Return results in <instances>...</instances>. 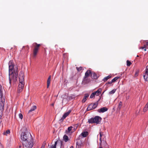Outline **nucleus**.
<instances>
[{
	"instance_id": "obj_1",
	"label": "nucleus",
	"mask_w": 148,
	"mask_h": 148,
	"mask_svg": "<svg viewBox=\"0 0 148 148\" xmlns=\"http://www.w3.org/2000/svg\"><path fill=\"white\" fill-rule=\"evenodd\" d=\"M9 78L10 84L12 80L14 82L17 80L18 76V68L16 67L14 69V65L12 61H10L9 62Z\"/></svg>"
},
{
	"instance_id": "obj_2",
	"label": "nucleus",
	"mask_w": 148,
	"mask_h": 148,
	"mask_svg": "<svg viewBox=\"0 0 148 148\" xmlns=\"http://www.w3.org/2000/svg\"><path fill=\"white\" fill-rule=\"evenodd\" d=\"M24 75L23 72L21 71V74L19 76V83L18 86L17 92L20 93L22 91L24 87Z\"/></svg>"
},
{
	"instance_id": "obj_3",
	"label": "nucleus",
	"mask_w": 148,
	"mask_h": 148,
	"mask_svg": "<svg viewBox=\"0 0 148 148\" xmlns=\"http://www.w3.org/2000/svg\"><path fill=\"white\" fill-rule=\"evenodd\" d=\"M21 139L24 142L29 141L32 139V136L29 132L26 131L25 132H23L21 134Z\"/></svg>"
},
{
	"instance_id": "obj_4",
	"label": "nucleus",
	"mask_w": 148,
	"mask_h": 148,
	"mask_svg": "<svg viewBox=\"0 0 148 148\" xmlns=\"http://www.w3.org/2000/svg\"><path fill=\"white\" fill-rule=\"evenodd\" d=\"M0 110L3 111L4 109V106L5 99L3 97L2 88V86L0 84Z\"/></svg>"
},
{
	"instance_id": "obj_5",
	"label": "nucleus",
	"mask_w": 148,
	"mask_h": 148,
	"mask_svg": "<svg viewBox=\"0 0 148 148\" xmlns=\"http://www.w3.org/2000/svg\"><path fill=\"white\" fill-rule=\"evenodd\" d=\"M102 119L98 116H96L94 118H92L88 120V122L89 124L96 123L97 124H100Z\"/></svg>"
},
{
	"instance_id": "obj_6",
	"label": "nucleus",
	"mask_w": 148,
	"mask_h": 148,
	"mask_svg": "<svg viewBox=\"0 0 148 148\" xmlns=\"http://www.w3.org/2000/svg\"><path fill=\"white\" fill-rule=\"evenodd\" d=\"M33 45L34 46V47L33 51V56L35 57L37 55L39 47L41 46V45L38 44L36 42L34 43Z\"/></svg>"
},
{
	"instance_id": "obj_7",
	"label": "nucleus",
	"mask_w": 148,
	"mask_h": 148,
	"mask_svg": "<svg viewBox=\"0 0 148 148\" xmlns=\"http://www.w3.org/2000/svg\"><path fill=\"white\" fill-rule=\"evenodd\" d=\"M33 139H32L29 141H26L23 142V147L25 148H32L33 146Z\"/></svg>"
},
{
	"instance_id": "obj_8",
	"label": "nucleus",
	"mask_w": 148,
	"mask_h": 148,
	"mask_svg": "<svg viewBox=\"0 0 148 148\" xmlns=\"http://www.w3.org/2000/svg\"><path fill=\"white\" fill-rule=\"evenodd\" d=\"M101 99V97H100L99 99L96 102L94 103H91L88 105L87 110H90L95 109L97 106L98 104V102Z\"/></svg>"
},
{
	"instance_id": "obj_9",
	"label": "nucleus",
	"mask_w": 148,
	"mask_h": 148,
	"mask_svg": "<svg viewBox=\"0 0 148 148\" xmlns=\"http://www.w3.org/2000/svg\"><path fill=\"white\" fill-rule=\"evenodd\" d=\"M71 112V110H69L68 111L64 113L62 117L61 118L60 120L63 121V120L65 119L67 116Z\"/></svg>"
},
{
	"instance_id": "obj_10",
	"label": "nucleus",
	"mask_w": 148,
	"mask_h": 148,
	"mask_svg": "<svg viewBox=\"0 0 148 148\" xmlns=\"http://www.w3.org/2000/svg\"><path fill=\"white\" fill-rule=\"evenodd\" d=\"M108 109L106 107H103L98 110L97 111L99 113H103L107 111Z\"/></svg>"
},
{
	"instance_id": "obj_11",
	"label": "nucleus",
	"mask_w": 148,
	"mask_h": 148,
	"mask_svg": "<svg viewBox=\"0 0 148 148\" xmlns=\"http://www.w3.org/2000/svg\"><path fill=\"white\" fill-rule=\"evenodd\" d=\"M91 74V72L90 70H87L85 73L84 81H85V79L86 78L88 77L89 76L90 74Z\"/></svg>"
},
{
	"instance_id": "obj_12",
	"label": "nucleus",
	"mask_w": 148,
	"mask_h": 148,
	"mask_svg": "<svg viewBox=\"0 0 148 148\" xmlns=\"http://www.w3.org/2000/svg\"><path fill=\"white\" fill-rule=\"evenodd\" d=\"M89 94L88 93H86L85 94L84 98L82 101V103H84L87 100V99L89 97Z\"/></svg>"
},
{
	"instance_id": "obj_13",
	"label": "nucleus",
	"mask_w": 148,
	"mask_h": 148,
	"mask_svg": "<svg viewBox=\"0 0 148 148\" xmlns=\"http://www.w3.org/2000/svg\"><path fill=\"white\" fill-rule=\"evenodd\" d=\"M101 88H99L98 90H97L96 91L94 92V93H95L96 95L98 96L101 93Z\"/></svg>"
},
{
	"instance_id": "obj_14",
	"label": "nucleus",
	"mask_w": 148,
	"mask_h": 148,
	"mask_svg": "<svg viewBox=\"0 0 148 148\" xmlns=\"http://www.w3.org/2000/svg\"><path fill=\"white\" fill-rule=\"evenodd\" d=\"M36 106H33L30 109L29 111L28 112V113L30 114L31 113V112L34 111L36 109Z\"/></svg>"
},
{
	"instance_id": "obj_15",
	"label": "nucleus",
	"mask_w": 148,
	"mask_h": 148,
	"mask_svg": "<svg viewBox=\"0 0 148 148\" xmlns=\"http://www.w3.org/2000/svg\"><path fill=\"white\" fill-rule=\"evenodd\" d=\"M82 143L81 140L78 141L76 143V148H81Z\"/></svg>"
},
{
	"instance_id": "obj_16",
	"label": "nucleus",
	"mask_w": 148,
	"mask_h": 148,
	"mask_svg": "<svg viewBox=\"0 0 148 148\" xmlns=\"http://www.w3.org/2000/svg\"><path fill=\"white\" fill-rule=\"evenodd\" d=\"M92 78L94 79H96L98 78L97 74L95 73H93L91 74Z\"/></svg>"
},
{
	"instance_id": "obj_17",
	"label": "nucleus",
	"mask_w": 148,
	"mask_h": 148,
	"mask_svg": "<svg viewBox=\"0 0 148 148\" xmlns=\"http://www.w3.org/2000/svg\"><path fill=\"white\" fill-rule=\"evenodd\" d=\"M51 76H49L47 79V88H48L50 83V81H51Z\"/></svg>"
},
{
	"instance_id": "obj_18",
	"label": "nucleus",
	"mask_w": 148,
	"mask_h": 148,
	"mask_svg": "<svg viewBox=\"0 0 148 148\" xmlns=\"http://www.w3.org/2000/svg\"><path fill=\"white\" fill-rule=\"evenodd\" d=\"M73 128V127L72 126L69 127H68L67 130L65 132L66 134H68L70 132V131H71L72 129Z\"/></svg>"
},
{
	"instance_id": "obj_19",
	"label": "nucleus",
	"mask_w": 148,
	"mask_h": 148,
	"mask_svg": "<svg viewBox=\"0 0 148 148\" xmlns=\"http://www.w3.org/2000/svg\"><path fill=\"white\" fill-rule=\"evenodd\" d=\"M145 81H148V73H145V74L143 75Z\"/></svg>"
},
{
	"instance_id": "obj_20",
	"label": "nucleus",
	"mask_w": 148,
	"mask_h": 148,
	"mask_svg": "<svg viewBox=\"0 0 148 148\" xmlns=\"http://www.w3.org/2000/svg\"><path fill=\"white\" fill-rule=\"evenodd\" d=\"M88 134V132L87 131H85L81 133L82 135L84 137H86Z\"/></svg>"
},
{
	"instance_id": "obj_21",
	"label": "nucleus",
	"mask_w": 148,
	"mask_h": 148,
	"mask_svg": "<svg viewBox=\"0 0 148 148\" xmlns=\"http://www.w3.org/2000/svg\"><path fill=\"white\" fill-rule=\"evenodd\" d=\"M111 76H110V75H109L108 76L105 77L103 79V81L104 82H105L108 79H109L111 78Z\"/></svg>"
},
{
	"instance_id": "obj_22",
	"label": "nucleus",
	"mask_w": 148,
	"mask_h": 148,
	"mask_svg": "<svg viewBox=\"0 0 148 148\" xmlns=\"http://www.w3.org/2000/svg\"><path fill=\"white\" fill-rule=\"evenodd\" d=\"M63 138L65 142H67L69 140L68 136L66 135H64Z\"/></svg>"
},
{
	"instance_id": "obj_23",
	"label": "nucleus",
	"mask_w": 148,
	"mask_h": 148,
	"mask_svg": "<svg viewBox=\"0 0 148 148\" xmlns=\"http://www.w3.org/2000/svg\"><path fill=\"white\" fill-rule=\"evenodd\" d=\"M148 110V103L145 106V108H144V112H145Z\"/></svg>"
},
{
	"instance_id": "obj_24",
	"label": "nucleus",
	"mask_w": 148,
	"mask_h": 148,
	"mask_svg": "<svg viewBox=\"0 0 148 148\" xmlns=\"http://www.w3.org/2000/svg\"><path fill=\"white\" fill-rule=\"evenodd\" d=\"M119 78H120L119 77H115L112 80V82H114L116 80H117L118 79H119Z\"/></svg>"
},
{
	"instance_id": "obj_25",
	"label": "nucleus",
	"mask_w": 148,
	"mask_h": 148,
	"mask_svg": "<svg viewBox=\"0 0 148 148\" xmlns=\"http://www.w3.org/2000/svg\"><path fill=\"white\" fill-rule=\"evenodd\" d=\"M57 144V141H56L55 142L54 144L52 145L51 147V148H56V145Z\"/></svg>"
},
{
	"instance_id": "obj_26",
	"label": "nucleus",
	"mask_w": 148,
	"mask_h": 148,
	"mask_svg": "<svg viewBox=\"0 0 148 148\" xmlns=\"http://www.w3.org/2000/svg\"><path fill=\"white\" fill-rule=\"evenodd\" d=\"M76 69L78 72H79L83 69V68L81 66H80L79 67H76Z\"/></svg>"
},
{
	"instance_id": "obj_27",
	"label": "nucleus",
	"mask_w": 148,
	"mask_h": 148,
	"mask_svg": "<svg viewBox=\"0 0 148 148\" xmlns=\"http://www.w3.org/2000/svg\"><path fill=\"white\" fill-rule=\"evenodd\" d=\"M116 89H113L111 91L109 92V94L110 95H111L112 94H114L116 91Z\"/></svg>"
},
{
	"instance_id": "obj_28",
	"label": "nucleus",
	"mask_w": 148,
	"mask_h": 148,
	"mask_svg": "<svg viewBox=\"0 0 148 148\" xmlns=\"http://www.w3.org/2000/svg\"><path fill=\"white\" fill-rule=\"evenodd\" d=\"M95 94L93 92L91 94L90 96V98L92 99L93 98H94L95 96Z\"/></svg>"
},
{
	"instance_id": "obj_29",
	"label": "nucleus",
	"mask_w": 148,
	"mask_h": 148,
	"mask_svg": "<svg viewBox=\"0 0 148 148\" xmlns=\"http://www.w3.org/2000/svg\"><path fill=\"white\" fill-rule=\"evenodd\" d=\"M127 65L128 66H130L132 64L131 62L128 60L127 61Z\"/></svg>"
},
{
	"instance_id": "obj_30",
	"label": "nucleus",
	"mask_w": 148,
	"mask_h": 148,
	"mask_svg": "<svg viewBox=\"0 0 148 148\" xmlns=\"http://www.w3.org/2000/svg\"><path fill=\"white\" fill-rule=\"evenodd\" d=\"M10 130H7L5 132H4V134L5 135H7V134H9L10 133Z\"/></svg>"
},
{
	"instance_id": "obj_31",
	"label": "nucleus",
	"mask_w": 148,
	"mask_h": 148,
	"mask_svg": "<svg viewBox=\"0 0 148 148\" xmlns=\"http://www.w3.org/2000/svg\"><path fill=\"white\" fill-rule=\"evenodd\" d=\"M122 103L121 101H120L119 103V106H118V108L119 109H120L121 107V106H122Z\"/></svg>"
},
{
	"instance_id": "obj_32",
	"label": "nucleus",
	"mask_w": 148,
	"mask_h": 148,
	"mask_svg": "<svg viewBox=\"0 0 148 148\" xmlns=\"http://www.w3.org/2000/svg\"><path fill=\"white\" fill-rule=\"evenodd\" d=\"M19 118L21 119H22L23 118V115L22 114L20 113L19 115Z\"/></svg>"
},
{
	"instance_id": "obj_33",
	"label": "nucleus",
	"mask_w": 148,
	"mask_h": 148,
	"mask_svg": "<svg viewBox=\"0 0 148 148\" xmlns=\"http://www.w3.org/2000/svg\"><path fill=\"white\" fill-rule=\"evenodd\" d=\"M147 46H146V45H144V47H140V49H144V48H147Z\"/></svg>"
},
{
	"instance_id": "obj_34",
	"label": "nucleus",
	"mask_w": 148,
	"mask_h": 148,
	"mask_svg": "<svg viewBox=\"0 0 148 148\" xmlns=\"http://www.w3.org/2000/svg\"><path fill=\"white\" fill-rule=\"evenodd\" d=\"M145 73H148V65L146 67V71Z\"/></svg>"
},
{
	"instance_id": "obj_35",
	"label": "nucleus",
	"mask_w": 148,
	"mask_h": 148,
	"mask_svg": "<svg viewBox=\"0 0 148 148\" xmlns=\"http://www.w3.org/2000/svg\"><path fill=\"white\" fill-rule=\"evenodd\" d=\"M138 71H137L135 73V77H136L138 76Z\"/></svg>"
},
{
	"instance_id": "obj_36",
	"label": "nucleus",
	"mask_w": 148,
	"mask_h": 148,
	"mask_svg": "<svg viewBox=\"0 0 148 148\" xmlns=\"http://www.w3.org/2000/svg\"><path fill=\"white\" fill-rule=\"evenodd\" d=\"M112 83H113V82H112V81H111L110 82H108V83H106V85H107L108 84H112Z\"/></svg>"
},
{
	"instance_id": "obj_37",
	"label": "nucleus",
	"mask_w": 148,
	"mask_h": 148,
	"mask_svg": "<svg viewBox=\"0 0 148 148\" xmlns=\"http://www.w3.org/2000/svg\"><path fill=\"white\" fill-rule=\"evenodd\" d=\"M23 146H19L18 148H23Z\"/></svg>"
},
{
	"instance_id": "obj_38",
	"label": "nucleus",
	"mask_w": 148,
	"mask_h": 148,
	"mask_svg": "<svg viewBox=\"0 0 148 148\" xmlns=\"http://www.w3.org/2000/svg\"><path fill=\"white\" fill-rule=\"evenodd\" d=\"M146 45L147 46V47L148 46V42H147L146 44Z\"/></svg>"
},
{
	"instance_id": "obj_39",
	"label": "nucleus",
	"mask_w": 148,
	"mask_h": 148,
	"mask_svg": "<svg viewBox=\"0 0 148 148\" xmlns=\"http://www.w3.org/2000/svg\"><path fill=\"white\" fill-rule=\"evenodd\" d=\"M45 148V145H42L41 148Z\"/></svg>"
},
{
	"instance_id": "obj_40",
	"label": "nucleus",
	"mask_w": 148,
	"mask_h": 148,
	"mask_svg": "<svg viewBox=\"0 0 148 148\" xmlns=\"http://www.w3.org/2000/svg\"><path fill=\"white\" fill-rule=\"evenodd\" d=\"M70 148H74V147L73 146H71Z\"/></svg>"
},
{
	"instance_id": "obj_41",
	"label": "nucleus",
	"mask_w": 148,
	"mask_h": 148,
	"mask_svg": "<svg viewBox=\"0 0 148 148\" xmlns=\"http://www.w3.org/2000/svg\"><path fill=\"white\" fill-rule=\"evenodd\" d=\"M144 50L145 51H146V49H144Z\"/></svg>"
},
{
	"instance_id": "obj_42",
	"label": "nucleus",
	"mask_w": 148,
	"mask_h": 148,
	"mask_svg": "<svg viewBox=\"0 0 148 148\" xmlns=\"http://www.w3.org/2000/svg\"><path fill=\"white\" fill-rule=\"evenodd\" d=\"M51 105H52V106H53L54 105V104H52Z\"/></svg>"
},
{
	"instance_id": "obj_43",
	"label": "nucleus",
	"mask_w": 148,
	"mask_h": 148,
	"mask_svg": "<svg viewBox=\"0 0 148 148\" xmlns=\"http://www.w3.org/2000/svg\"><path fill=\"white\" fill-rule=\"evenodd\" d=\"M137 57H139V56H138V55H137Z\"/></svg>"
},
{
	"instance_id": "obj_44",
	"label": "nucleus",
	"mask_w": 148,
	"mask_h": 148,
	"mask_svg": "<svg viewBox=\"0 0 148 148\" xmlns=\"http://www.w3.org/2000/svg\"><path fill=\"white\" fill-rule=\"evenodd\" d=\"M99 148H102V147H99Z\"/></svg>"
}]
</instances>
